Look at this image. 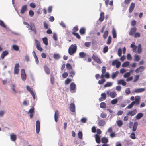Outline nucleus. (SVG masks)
I'll return each mask as SVG.
<instances>
[{"instance_id":"nucleus-12","label":"nucleus","mask_w":146,"mask_h":146,"mask_svg":"<svg viewBox=\"0 0 146 146\" xmlns=\"http://www.w3.org/2000/svg\"><path fill=\"white\" fill-rule=\"evenodd\" d=\"M69 108L70 111L72 112H74L75 111V105L72 103L70 104Z\"/></svg>"},{"instance_id":"nucleus-27","label":"nucleus","mask_w":146,"mask_h":146,"mask_svg":"<svg viewBox=\"0 0 146 146\" xmlns=\"http://www.w3.org/2000/svg\"><path fill=\"white\" fill-rule=\"evenodd\" d=\"M79 57L80 58H84L86 56V54L84 52H82L79 53Z\"/></svg>"},{"instance_id":"nucleus-20","label":"nucleus","mask_w":146,"mask_h":146,"mask_svg":"<svg viewBox=\"0 0 146 146\" xmlns=\"http://www.w3.org/2000/svg\"><path fill=\"white\" fill-rule=\"evenodd\" d=\"M8 54V52L7 51L5 50L1 54V57L2 60H3L4 57L6 55H7Z\"/></svg>"},{"instance_id":"nucleus-64","label":"nucleus","mask_w":146,"mask_h":146,"mask_svg":"<svg viewBox=\"0 0 146 146\" xmlns=\"http://www.w3.org/2000/svg\"><path fill=\"white\" fill-rule=\"evenodd\" d=\"M87 121V119L85 117H83L82 118L81 121L82 123H85Z\"/></svg>"},{"instance_id":"nucleus-21","label":"nucleus","mask_w":146,"mask_h":146,"mask_svg":"<svg viewBox=\"0 0 146 146\" xmlns=\"http://www.w3.org/2000/svg\"><path fill=\"white\" fill-rule=\"evenodd\" d=\"M135 6V4L133 3H132L130 5L129 8V12L130 13H131L133 11Z\"/></svg>"},{"instance_id":"nucleus-25","label":"nucleus","mask_w":146,"mask_h":146,"mask_svg":"<svg viewBox=\"0 0 146 146\" xmlns=\"http://www.w3.org/2000/svg\"><path fill=\"white\" fill-rule=\"evenodd\" d=\"M95 139L96 142L98 143H100V136L98 134L95 135Z\"/></svg>"},{"instance_id":"nucleus-18","label":"nucleus","mask_w":146,"mask_h":146,"mask_svg":"<svg viewBox=\"0 0 146 146\" xmlns=\"http://www.w3.org/2000/svg\"><path fill=\"white\" fill-rule=\"evenodd\" d=\"M27 7L26 5H23L20 10V13L22 14L24 13L25 11H27Z\"/></svg>"},{"instance_id":"nucleus-56","label":"nucleus","mask_w":146,"mask_h":146,"mask_svg":"<svg viewBox=\"0 0 146 146\" xmlns=\"http://www.w3.org/2000/svg\"><path fill=\"white\" fill-rule=\"evenodd\" d=\"M54 58L55 59H58L60 58V56L58 54H54Z\"/></svg>"},{"instance_id":"nucleus-29","label":"nucleus","mask_w":146,"mask_h":146,"mask_svg":"<svg viewBox=\"0 0 146 146\" xmlns=\"http://www.w3.org/2000/svg\"><path fill=\"white\" fill-rule=\"evenodd\" d=\"M138 123L137 122H135L134 123L133 127L132 130L133 131H136L138 126Z\"/></svg>"},{"instance_id":"nucleus-63","label":"nucleus","mask_w":146,"mask_h":146,"mask_svg":"<svg viewBox=\"0 0 146 146\" xmlns=\"http://www.w3.org/2000/svg\"><path fill=\"white\" fill-rule=\"evenodd\" d=\"M122 50L121 48L118 49V55L119 56H120L121 55Z\"/></svg>"},{"instance_id":"nucleus-14","label":"nucleus","mask_w":146,"mask_h":146,"mask_svg":"<svg viewBox=\"0 0 146 146\" xmlns=\"http://www.w3.org/2000/svg\"><path fill=\"white\" fill-rule=\"evenodd\" d=\"M34 113V108H31L29 111L28 113H30V117L32 118L33 117Z\"/></svg>"},{"instance_id":"nucleus-33","label":"nucleus","mask_w":146,"mask_h":146,"mask_svg":"<svg viewBox=\"0 0 146 146\" xmlns=\"http://www.w3.org/2000/svg\"><path fill=\"white\" fill-rule=\"evenodd\" d=\"M10 137L11 140L13 141H15L16 139V135L13 133L11 135Z\"/></svg>"},{"instance_id":"nucleus-57","label":"nucleus","mask_w":146,"mask_h":146,"mask_svg":"<svg viewBox=\"0 0 146 146\" xmlns=\"http://www.w3.org/2000/svg\"><path fill=\"white\" fill-rule=\"evenodd\" d=\"M91 44V42H86L84 44L85 46L87 47H89L90 46Z\"/></svg>"},{"instance_id":"nucleus-45","label":"nucleus","mask_w":146,"mask_h":146,"mask_svg":"<svg viewBox=\"0 0 146 146\" xmlns=\"http://www.w3.org/2000/svg\"><path fill=\"white\" fill-rule=\"evenodd\" d=\"M129 64V62L127 61L123 63L122 64V66L123 67H126Z\"/></svg>"},{"instance_id":"nucleus-34","label":"nucleus","mask_w":146,"mask_h":146,"mask_svg":"<svg viewBox=\"0 0 146 146\" xmlns=\"http://www.w3.org/2000/svg\"><path fill=\"white\" fill-rule=\"evenodd\" d=\"M113 85V83L111 82H108L104 85V87H109Z\"/></svg>"},{"instance_id":"nucleus-36","label":"nucleus","mask_w":146,"mask_h":146,"mask_svg":"<svg viewBox=\"0 0 146 146\" xmlns=\"http://www.w3.org/2000/svg\"><path fill=\"white\" fill-rule=\"evenodd\" d=\"M79 32L81 35L84 34L85 33L86 29L84 28H82L80 29Z\"/></svg>"},{"instance_id":"nucleus-8","label":"nucleus","mask_w":146,"mask_h":146,"mask_svg":"<svg viewBox=\"0 0 146 146\" xmlns=\"http://www.w3.org/2000/svg\"><path fill=\"white\" fill-rule=\"evenodd\" d=\"M21 77L22 80L25 81L26 78V74L25 73V70L24 69H22L21 71Z\"/></svg>"},{"instance_id":"nucleus-22","label":"nucleus","mask_w":146,"mask_h":146,"mask_svg":"<svg viewBox=\"0 0 146 146\" xmlns=\"http://www.w3.org/2000/svg\"><path fill=\"white\" fill-rule=\"evenodd\" d=\"M106 124L105 121L104 120H99L98 122V124L99 126H104Z\"/></svg>"},{"instance_id":"nucleus-59","label":"nucleus","mask_w":146,"mask_h":146,"mask_svg":"<svg viewBox=\"0 0 146 146\" xmlns=\"http://www.w3.org/2000/svg\"><path fill=\"white\" fill-rule=\"evenodd\" d=\"M78 136L80 139H81L82 138V132L80 131L78 133Z\"/></svg>"},{"instance_id":"nucleus-28","label":"nucleus","mask_w":146,"mask_h":146,"mask_svg":"<svg viewBox=\"0 0 146 146\" xmlns=\"http://www.w3.org/2000/svg\"><path fill=\"white\" fill-rule=\"evenodd\" d=\"M29 28H30L31 30L34 32V34H36L37 33L36 29L34 25H33L32 26H30Z\"/></svg>"},{"instance_id":"nucleus-40","label":"nucleus","mask_w":146,"mask_h":146,"mask_svg":"<svg viewBox=\"0 0 146 146\" xmlns=\"http://www.w3.org/2000/svg\"><path fill=\"white\" fill-rule=\"evenodd\" d=\"M106 106V104L104 102H102L100 104V106L102 108H105Z\"/></svg>"},{"instance_id":"nucleus-32","label":"nucleus","mask_w":146,"mask_h":146,"mask_svg":"<svg viewBox=\"0 0 146 146\" xmlns=\"http://www.w3.org/2000/svg\"><path fill=\"white\" fill-rule=\"evenodd\" d=\"M143 115V114L142 113H138L136 116V119L137 120L139 119Z\"/></svg>"},{"instance_id":"nucleus-51","label":"nucleus","mask_w":146,"mask_h":146,"mask_svg":"<svg viewBox=\"0 0 146 146\" xmlns=\"http://www.w3.org/2000/svg\"><path fill=\"white\" fill-rule=\"evenodd\" d=\"M131 74L130 72H127L126 73L123 75V77L124 78H127L129 77Z\"/></svg>"},{"instance_id":"nucleus-39","label":"nucleus","mask_w":146,"mask_h":146,"mask_svg":"<svg viewBox=\"0 0 146 146\" xmlns=\"http://www.w3.org/2000/svg\"><path fill=\"white\" fill-rule=\"evenodd\" d=\"M112 33L113 38H116L117 37L116 33L115 30L114 29H113Z\"/></svg>"},{"instance_id":"nucleus-26","label":"nucleus","mask_w":146,"mask_h":146,"mask_svg":"<svg viewBox=\"0 0 146 146\" xmlns=\"http://www.w3.org/2000/svg\"><path fill=\"white\" fill-rule=\"evenodd\" d=\"M45 71L47 74H49L50 73V71L49 68L47 66H44V67Z\"/></svg>"},{"instance_id":"nucleus-46","label":"nucleus","mask_w":146,"mask_h":146,"mask_svg":"<svg viewBox=\"0 0 146 146\" xmlns=\"http://www.w3.org/2000/svg\"><path fill=\"white\" fill-rule=\"evenodd\" d=\"M12 47L13 49L16 51H18L19 49L18 46L15 44L13 45L12 46Z\"/></svg>"},{"instance_id":"nucleus-16","label":"nucleus","mask_w":146,"mask_h":146,"mask_svg":"<svg viewBox=\"0 0 146 146\" xmlns=\"http://www.w3.org/2000/svg\"><path fill=\"white\" fill-rule=\"evenodd\" d=\"M137 113V110L136 109L132 111H129L127 113V115H130L131 116H133L135 115Z\"/></svg>"},{"instance_id":"nucleus-24","label":"nucleus","mask_w":146,"mask_h":146,"mask_svg":"<svg viewBox=\"0 0 146 146\" xmlns=\"http://www.w3.org/2000/svg\"><path fill=\"white\" fill-rule=\"evenodd\" d=\"M104 18V13L103 12L101 13L100 14V17L99 18V20L101 22H102Z\"/></svg>"},{"instance_id":"nucleus-19","label":"nucleus","mask_w":146,"mask_h":146,"mask_svg":"<svg viewBox=\"0 0 146 146\" xmlns=\"http://www.w3.org/2000/svg\"><path fill=\"white\" fill-rule=\"evenodd\" d=\"M59 115V112L58 110H56L55 111L54 114V119L56 122H57L58 121V116Z\"/></svg>"},{"instance_id":"nucleus-31","label":"nucleus","mask_w":146,"mask_h":146,"mask_svg":"<svg viewBox=\"0 0 146 146\" xmlns=\"http://www.w3.org/2000/svg\"><path fill=\"white\" fill-rule=\"evenodd\" d=\"M134 60L135 61L138 62L140 59V56L137 55H135L134 56Z\"/></svg>"},{"instance_id":"nucleus-43","label":"nucleus","mask_w":146,"mask_h":146,"mask_svg":"<svg viewBox=\"0 0 146 146\" xmlns=\"http://www.w3.org/2000/svg\"><path fill=\"white\" fill-rule=\"evenodd\" d=\"M140 36L141 35L140 33L138 32L135 33L134 35V37L135 38H139Z\"/></svg>"},{"instance_id":"nucleus-49","label":"nucleus","mask_w":146,"mask_h":146,"mask_svg":"<svg viewBox=\"0 0 146 146\" xmlns=\"http://www.w3.org/2000/svg\"><path fill=\"white\" fill-rule=\"evenodd\" d=\"M117 99H115L112 100V101L111 102V103L112 104H114L117 103Z\"/></svg>"},{"instance_id":"nucleus-23","label":"nucleus","mask_w":146,"mask_h":146,"mask_svg":"<svg viewBox=\"0 0 146 146\" xmlns=\"http://www.w3.org/2000/svg\"><path fill=\"white\" fill-rule=\"evenodd\" d=\"M119 72L118 71H116L115 72H113L112 73L111 75V78L113 79H114L118 74Z\"/></svg>"},{"instance_id":"nucleus-6","label":"nucleus","mask_w":146,"mask_h":146,"mask_svg":"<svg viewBox=\"0 0 146 146\" xmlns=\"http://www.w3.org/2000/svg\"><path fill=\"white\" fill-rule=\"evenodd\" d=\"M141 99V98L139 96H136L135 97V100L133 101L134 102V104L136 105H139L140 103V102Z\"/></svg>"},{"instance_id":"nucleus-38","label":"nucleus","mask_w":146,"mask_h":146,"mask_svg":"<svg viewBox=\"0 0 146 146\" xmlns=\"http://www.w3.org/2000/svg\"><path fill=\"white\" fill-rule=\"evenodd\" d=\"M72 34L74 36L78 39H80L81 37L79 35L78 33L75 32H72Z\"/></svg>"},{"instance_id":"nucleus-10","label":"nucleus","mask_w":146,"mask_h":146,"mask_svg":"<svg viewBox=\"0 0 146 146\" xmlns=\"http://www.w3.org/2000/svg\"><path fill=\"white\" fill-rule=\"evenodd\" d=\"M40 129V123L39 120L36 122V131L37 133L39 132Z\"/></svg>"},{"instance_id":"nucleus-54","label":"nucleus","mask_w":146,"mask_h":146,"mask_svg":"<svg viewBox=\"0 0 146 146\" xmlns=\"http://www.w3.org/2000/svg\"><path fill=\"white\" fill-rule=\"evenodd\" d=\"M78 30V26H76L73 29V32H77Z\"/></svg>"},{"instance_id":"nucleus-61","label":"nucleus","mask_w":146,"mask_h":146,"mask_svg":"<svg viewBox=\"0 0 146 146\" xmlns=\"http://www.w3.org/2000/svg\"><path fill=\"white\" fill-rule=\"evenodd\" d=\"M139 75H137L135 76L134 80H133V82H136L139 79Z\"/></svg>"},{"instance_id":"nucleus-13","label":"nucleus","mask_w":146,"mask_h":146,"mask_svg":"<svg viewBox=\"0 0 146 146\" xmlns=\"http://www.w3.org/2000/svg\"><path fill=\"white\" fill-rule=\"evenodd\" d=\"M145 90V89L144 88H137L134 90L133 92L135 93H141L144 92Z\"/></svg>"},{"instance_id":"nucleus-5","label":"nucleus","mask_w":146,"mask_h":146,"mask_svg":"<svg viewBox=\"0 0 146 146\" xmlns=\"http://www.w3.org/2000/svg\"><path fill=\"white\" fill-rule=\"evenodd\" d=\"M26 88L27 90L30 92V93L31 94L32 96L33 99L35 100L36 98L35 95L33 91L32 90L31 88L28 85L26 86Z\"/></svg>"},{"instance_id":"nucleus-48","label":"nucleus","mask_w":146,"mask_h":146,"mask_svg":"<svg viewBox=\"0 0 146 146\" xmlns=\"http://www.w3.org/2000/svg\"><path fill=\"white\" fill-rule=\"evenodd\" d=\"M134 102H132L131 104H129L127 107L126 108L130 109L131 108L133 105H134Z\"/></svg>"},{"instance_id":"nucleus-52","label":"nucleus","mask_w":146,"mask_h":146,"mask_svg":"<svg viewBox=\"0 0 146 146\" xmlns=\"http://www.w3.org/2000/svg\"><path fill=\"white\" fill-rule=\"evenodd\" d=\"M66 68L68 69H71L72 68V67L70 64L69 63H67L66 64Z\"/></svg>"},{"instance_id":"nucleus-1","label":"nucleus","mask_w":146,"mask_h":146,"mask_svg":"<svg viewBox=\"0 0 146 146\" xmlns=\"http://www.w3.org/2000/svg\"><path fill=\"white\" fill-rule=\"evenodd\" d=\"M77 48L76 45L75 44H72L69 47L68 49V53L69 54L72 55L76 53Z\"/></svg>"},{"instance_id":"nucleus-37","label":"nucleus","mask_w":146,"mask_h":146,"mask_svg":"<svg viewBox=\"0 0 146 146\" xmlns=\"http://www.w3.org/2000/svg\"><path fill=\"white\" fill-rule=\"evenodd\" d=\"M108 31L107 30L105 31L103 35V37L104 39H106L108 36Z\"/></svg>"},{"instance_id":"nucleus-41","label":"nucleus","mask_w":146,"mask_h":146,"mask_svg":"<svg viewBox=\"0 0 146 146\" xmlns=\"http://www.w3.org/2000/svg\"><path fill=\"white\" fill-rule=\"evenodd\" d=\"M106 80L105 79H101V80H99L98 81V83L100 85L106 82Z\"/></svg>"},{"instance_id":"nucleus-30","label":"nucleus","mask_w":146,"mask_h":146,"mask_svg":"<svg viewBox=\"0 0 146 146\" xmlns=\"http://www.w3.org/2000/svg\"><path fill=\"white\" fill-rule=\"evenodd\" d=\"M101 142L103 143H106L108 142V139L106 137H103L101 139Z\"/></svg>"},{"instance_id":"nucleus-42","label":"nucleus","mask_w":146,"mask_h":146,"mask_svg":"<svg viewBox=\"0 0 146 146\" xmlns=\"http://www.w3.org/2000/svg\"><path fill=\"white\" fill-rule=\"evenodd\" d=\"M142 52V48L141 44H139L138 46L137 52L139 53H141Z\"/></svg>"},{"instance_id":"nucleus-4","label":"nucleus","mask_w":146,"mask_h":146,"mask_svg":"<svg viewBox=\"0 0 146 146\" xmlns=\"http://www.w3.org/2000/svg\"><path fill=\"white\" fill-rule=\"evenodd\" d=\"M70 91L72 93H74L76 92V84L74 83H71L70 84Z\"/></svg>"},{"instance_id":"nucleus-62","label":"nucleus","mask_w":146,"mask_h":146,"mask_svg":"<svg viewBox=\"0 0 146 146\" xmlns=\"http://www.w3.org/2000/svg\"><path fill=\"white\" fill-rule=\"evenodd\" d=\"M0 25L3 27L5 28L6 27V26L4 24L3 22L1 20H0Z\"/></svg>"},{"instance_id":"nucleus-15","label":"nucleus","mask_w":146,"mask_h":146,"mask_svg":"<svg viewBox=\"0 0 146 146\" xmlns=\"http://www.w3.org/2000/svg\"><path fill=\"white\" fill-rule=\"evenodd\" d=\"M101 97L99 98V100L100 101L104 100L106 98V94L105 93H102L101 94Z\"/></svg>"},{"instance_id":"nucleus-50","label":"nucleus","mask_w":146,"mask_h":146,"mask_svg":"<svg viewBox=\"0 0 146 146\" xmlns=\"http://www.w3.org/2000/svg\"><path fill=\"white\" fill-rule=\"evenodd\" d=\"M108 50V48L107 46H106L103 48V52L104 53L107 52Z\"/></svg>"},{"instance_id":"nucleus-2","label":"nucleus","mask_w":146,"mask_h":146,"mask_svg":"<svg viewBox=\"0 0 146 146\" xmlns=\"http://www.w3.org/2000/svg\"><path fill=\"white\" fill-rule=\"evenodd\" d=\"M93 60L98 64H101L102 62L101 60L98 57V56L95 54H93L92 57Z\"/></svg>"},{"instance_id":"nucleus-7","label":"nucleus","mask_w":146,"mask_h":146,"mask_svg":"<svg viewBox=\"0 0 146 146\" xmlns=\"http://www.w3.org/2000/svg\"><path fill=\"white\" fill-rule=\"evenodd\" d=\"M107 93L108 95H110V96L112 98H114L116 97L117 95L116 92L115 91L110 92V91H107Z\"/></svg>"},{"instance_id":"nucleus-35","label":"nucleus","mask_w":146,"mask_h":146,"mask_svg":"<svg viewBox=\"0 0 146 146\" xmlns=\"http://www.w3.org/2000/svg\"><path fill=\"white\" fill-rule=\"evenodd\" d=\"M42 40L44 43L47 46L48 44L47 38L46 37H44L42 38Z\"/></svg>"},{"instance_id":"nucleus-44","label":"nucleus","mask_w":146,"mask_h":146,"mask_svg":"<svg viewBox=\"0 0 146 146\" xmlns=\"http://www.w3.org/2000/svg\"><path fill=\"white\" fill-rule=\"evenodd\" d=\"M111 36H109L108 38V40L107 42L106 43L108 44H111Z\"/></svg>"},{"instance_id":"nucleus-60","label":"nucleus","mask_w":146,"mask_h":146,"mask_svg":"<svg viewBox=\"0 0 146 146\" xmlns=\"http://www.w3.org/2000/svg\"><path fill=\"white\" fill-rule=\"evenodd\" d=\"M71 81V79H70L68 78L66 79L65 81V84H69Z\"/></svg>"},{"instance_id":"nucleus-9","label":"nucleus","mask_w":146,"mask_h":146,"mask_svg":"<svg viewBox=\"0 0 146 146\" xmlns=\"http://www.w3.org/2000/svg\"><path fill=\"white\" fill-rule=\"evenodd\" d=\"M136 31L137 28L136 27H133L132 28L130 29L129 33V35L130 36L133 35H134Z\"/></svg>"},{"instance_id":"nucleus-53","label":"nucleus","mask_w":146,"mask_h":146,"mask_svg":"<svg viewBox=\"0 0 146 146\" xmlns=\"http://www.w3.org/2000/svg\"><path fill=\"white\" fill-rule=\"evenodd\" d=\"M107 116L106 114L104 112L102 113L100 115L101 117L102 118H105Z\"/></svg>"},{"instance_id":"nucleus-55","label":"nucleus","mask_w":146,"mask_h":146,"mask_svg":"<svg viewBox=\"0 0 146 146\" xmlns=\"http://www.w3.org/2000/svg\"><path fill=\"white\" fill-rule=\"evenodd\" d=\"M125 92L127 95L130 94L131 92L130 88H127L125 90Z\"/></svg>"},{"instance_id":"nucleus-47","label":"nucleus","mask_w":146,"mask_h":146,"mask_svg":"<svg viewBox=\"0 0 146 146\" xmlns=\"http://www.w3.org/2000/svg\"><path fill=\"white\" fill-rule=\"evenodd\" d=\"M117 124L119 127H121L123 125V122L121 120H119L117 121Z\"/></svg>"},{"instance_id":"nucleus-3","label":"nucleus","mask_w":146,"mask_h":146,"mask_svg":"<svg viewBox=\"0 0 146 146\" xmlns=\"http://www.w3.org/2000/svg\"><path fill=\"white\" fill-rule=\"evenodd\" d=\"M35 43L37 49L40 51H42L43 49L41 47L40 43L37 40L35 39Z\"/></svg>"},{"instance_id":"nucleus-58","label":"nucleus","mask_w":146,"mask_h":146,"mask_svg":"<svg viewBox=\"0 0 146 146\" xmlns=\"http://www.w3.org/2000/svg\"><path fill=\"white\" fill-rule=\"evenodd\" d=\"M130 137L133 139H135L136 138V137L135 136V133L133 132L132 133L130 136Z\"/></svg>"},{"instance_id":"nucleus-17","label":"nucleus","mask_w":146,"mask_h":146,"mask_svg":"<svg viewBox=\"0 0 146 146\" xmlns=\"http://www.w3.org/2000/svg\"><path fill=\"white\" fill-rule=\"evenodd\" d=\"M117 84L119 85H122L123 86H125L126 85L127 83L124 81V80L121 79L118 81Z\"/></svg>"},{"instance_id":"nucleus-11","label":"nucleus","mask_w":146,"mask_h":146,"mask_svg":"<svg viewBox=\"0 0 146 146\" xmlns=\"http://www.w3.org/2000/svg\"><path fill=\"white\" fill-rule=\"evenodd\" d=\"M145 69V67L143 66H141L137 68L135 70V72L137 73H139V72H143Z\"/></svg>"}]
</instances>
